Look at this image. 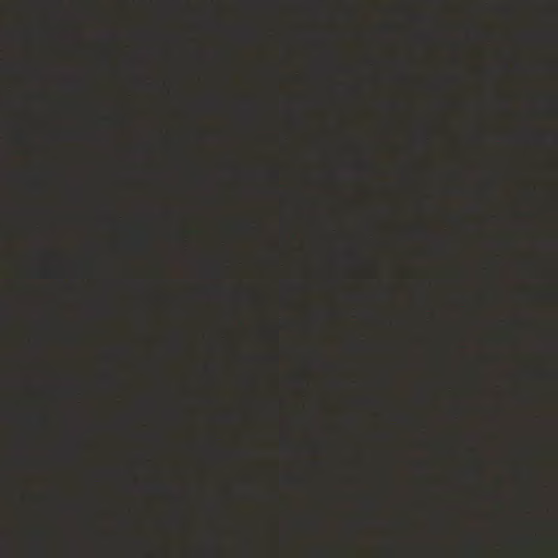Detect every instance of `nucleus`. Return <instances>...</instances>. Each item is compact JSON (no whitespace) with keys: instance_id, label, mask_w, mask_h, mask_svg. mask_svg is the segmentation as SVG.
Returning a JSON list of instances; mask_svg holds the SVG:
<instances>
[{"instance_id":"f257e3e1","label":"nucleus","mask_w":558,"mask_h":558,"mask_svg":"<svg viewBox=\"0 0 558 558\" xmlns=\"http://www.w3.org/2000/svg\"><path fill=\"white\" fill-rule=\"evenodd\" d=\"M156 487H157L158 489H161V490H163V489H165V486H163V485H158V486H156Z\"/></svg>"}]
</instances>
